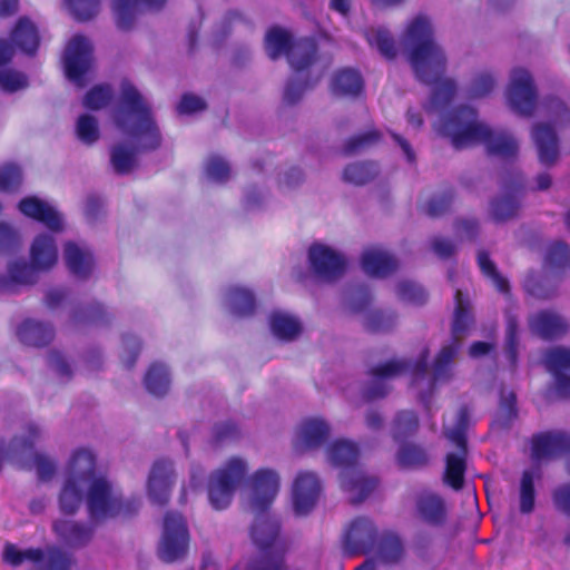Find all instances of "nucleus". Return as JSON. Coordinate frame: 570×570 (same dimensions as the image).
<instances>
[{
	"label": "nucleus",
	"instance_id": "nucleus-35",
	"mask_svg": "<svg viewBox=\"0 0 570 570\" xmlns=\"http://www.w3.org/2000/svg\"><path fill=\"white\" fill-rule=\"evenodd\" d=\"M399 316L391 309H371L361 315L363 326L373 333H385L397 324Z\"/></svg>",
	"mask_w": 570,
	"mask_h": 570
},
{
	"label": "nucleus",
	"instance_id": "nucleus-54",
	"mask_svg": "<svg viewBox=\"0 0 570 570\" xmlns=\"http://www.w3.org/2000/svg\"><path fill=\"white\" fill-rule=\"evenodd\" d=\"M136 4L130 0H114L112 10L119 28L128 29L132 24Z\"/></svg>",
	"mask_w": 570,
	"mask_h": 570
},
{
	"label": "nucleus",
	"instance_id": "nucleus-12",
	"mask_svg": "<svg viewBox=\"0 0 570 570\" xmlns=\"http://www.w3.org/2000/svg\"><path fill=\"white\" fill-rule=\"evenodd\" d=\"M468 428V411L461 409L455 416L444 422V434L455 446V450L448 453L444 471V482L454 490L463 487L466 469V441L465 430Z\"/></svg>",
	"mask_w": 570,
	"mask_h": 570
},
{
	"label": "nucleus",
	"instance_id": "nucleus-42",
	"mask_svg": "<svg viewBox=\"0 0 570 570\" xmlns=\"http://www.w3.org/2000/svg\"><path fill=\"white\" fill-rule=\"evenodd\" d=\"M419 426L417 416L412 411L399 412L391 425V434L394 441L401 442L412 435Z\"/></svg>",
	"mask_w": 570,
	"mask_h": 570
},
{
	"label": "nucleus",
	"instance_id": "nucleus-38",
	"mask_svg": "<svg viewBox=\"0 0 570 570\" xmlns=\"http://www.w3.org/2000/svg\"><path fill=\"white\" fill-rule=\"evenodd\" d=\"M225 302L230 313L239 316L250 314L255 307L253 293L239 286L228 289Z\"/></svg>",
	"mask_w": 570,
	"mask_h": 570
},
{
	"label": "nucleus",
	"instance_id": "nucleus-30",
	"mask_svg": "<svg viewBox=\"0 0 570 570\" xmlns=\"http://www.w3.org/2000/svg\"><path fill=\"white\" fill-rule=\"evenodd\" d=\"M65 261L68 269L79 278L87 277L94 267V259L90 250L85 245L68 242L65 245Z\"/></svg>",
	"mask_w": 570,
	"mask_h": 570
},
{
	"label": "nucleus",
	"instance_id": "nucleus-10",
	"mask_svg": "<svg viewBox=\"0 0 570 570\" xmlns=\"http://www.w3.org/2000/svg\"><path fill=\"white\" fill-rule=\"evenodd\" d=\"M85 490H87L88 512L94 520L128 515L136 509L132 507L134 503L122 499L119 488L106 476L92 479Z\"/></svg>",
	"mask_w": 570,
	"mask_h": 570
},
{
	"label": "nucleus",
	"instance_id": "nucleus-9",
	"mask_svg": "<svg viewBox=\"0 0 570 570\" xmlns=\"http://www.w3.org/2000/svg\"><path fill=\"white\" fill-rule=\"evenodd\" d=\"M42 436L41 429L28 424L14 435L7 448V460L26 469L35 468L39 479L49 480L56 472L55 462L48 456L33 451L35 443Z\"/></svg>",
	"mask_w": 570,
	"mask_h": 570
},
{
	"label": "nucleus",
	"instance_id": "nucleus-32",
	"mask_svg": "<svg viewBox=\"0 0 570 570\" xmlns=\"http://www.w3.org/2000/svg\"><path fill=\"white\" fill-rule=\"evenodd\" d=\"M269 327L273 335L282 341H293L302 333L299 318L281 309L271 313Z\"/></svg>",
	"mask_w": 570,
	"mask_h": 570
},
{
	"label": "nucleus",
	"instance_id": "nucleus-47",
	"mask_svg": "<svg viewBox=\"0 0 570 570\" xmlns=\"http://www.w3.org/2000/svg\"><path fill=\"white\" fill-rule=\"evenodd\" d=\"M77 138L86 145H92L100 137V129L96 117L83 114L78 117L76 122Z\"/></svg>",
	"mask_w": 570,
	"mask_h": 570
},
{
	"label": "nucleus",
	"instance_id": "nucleus-28",
	"mask_svg": "<svg viewBox=\"0 0 570 570\" xmlns=\"http://www.w3.org/2000/svg\"><path fill=\"white\" fill-rule=\"evenodd\" d=\"M361 263L363 271L374 277H386L397 267L396 259L387 250L380 247L365 249Z\"/></svg>",
	"mask_w": 570,
	"mask_h": 570
},
{
	"label": "nucleus",
	"instance_id": "nucleus-49",
	"mask_svg": "<svg viewBox=\"0 0 570 570\" xmlns=\"http://www.w3.org/2000/svg\"><path fill=\"white\" fill-rule=\"evenodd\" d=\"M379 556L384 562H396L403 556L401 540L395 534H386L380 541Z\"/></svg>",
	"mask_w": 570,
	"mask_h": 570
},
{
	"label": "nucleus",
	"instance_id": "nucleus-43",
	"mask_svg": "<svg viewBox=\"0 0 570 570\" xmlns=\"http://www.w3.org/2000/svg\"><path fill=\"white\" fill-rule=\"evenodd\" d=\"M169 383V374L165 365L154 364L150 366L145 377V384L151 394L157 396L166 394Z\"/></svg>",
	"mask_w": 570,
	"mask_h": 570
},
{
	"label": "nucleus",
	"instance_id": "nucleus-29",
	"mask_svg": "<svg viewBox=\"0 0 570 570\" xmlns=\"http://www.w3.org/2000/svg\"><path fill=\"white\" fill-rule=\"evenodd\" d=\"M58 539L67 547L78 549L87 546L92 538V530L72 520H57L52 525Z\"/></svg>",
	"mask_w": 570,
	"mask_h": 570
},
{
	"label": "nucleus",
	"instance_id": "nucleus-39",
	"mask_svg": "<svg viewBox=\"0 0 570 570\" xmlns=\"http://www.w3.org/2000/svg\"><path fill=\"white\" fill-rule=\"evenodd\" d=\"M541 478L539 465L525 470L520 483V511L530 513L534 508V481Z\"/></svg>",
	"mask_w": 570,
	"mask_h": 570
},
{
	"label": "nucleus",
	"instance_id": "nucleus-50",
	"mask_svg": "<svg viewBox=\"0 0 570 570\" xmlns=\"http://www.w3.org/2000/svg\"><path fill=\"white\" fill-rule=\"evenodd\" d=\"M478 264L482 273L492 282L498 291L507 293L509 289L508 281L497 271L495 265L489 258L485 252L478 254Z\"/></svg>",
	"mask_w": 570,
	"mask_h": 570
},
{
	"label": "nucleus",
	"instance_id": "nucleus-34",
	"mask_svg": "<svg viewBox=\"0 0 570 570\" xmlns=\"http://www.w3.org/2000/svg\"><path fill=\"white\" fill-rule=\"evenodd\" d=\"M17 335L23 344L38 347L48 344L52 340L53 330L40 322L27 320L19 326Z\"/></svg>",
	"mask_w": 570,
	"mask_h": 570
},
{
	"label": "nucleus",
	"instance_id": "nucleus-17",
	"mask_svg": "<svg viewBox=\"0 0 570 570\" xmlns=\"http://www.w3.org/2000/svg\"><path fill=\"white\" fill-rule=\"evenodd\" d=\"M189 532L180 513L168 512L164 519L163 533L158 547L161 560L173 562L181 559L188 550Z\"/></svg>",
	"mask_w": 570,
	"mask_h": 570
},
{
	"label": "nucleus",
	"instance_id": "nucleus-7",
	"mask_svg": "<svg viewBox=\"0 0 570 570\" xmlns=\"http://www.w3.org/2000/svg\"><path fill=\"white\" fill-rule=\"evenodd\" d=\"M96 456L90 449L75 450L68 461L65 481L59 494L61 512L73 514L81 505L83 491L91 480L99 478L95 473Z\"/></svg>",
	"mask_w": 570,
	"mask_h": 570
},
{
	"label": "nucleus",
	"instance_id": "nucleus-15",
	"mask_svg": "<svg viewBox=\"0 0 570 570\" xmlns=\"http://www.w3.org/2000/svg\"><path fill=\"white\" fill-rule=\"evenodd\" d=\"M281 489V475L271 468H262L247 480L244 502L252 513L266 512L272 507Z\"/></svg>",
	"mask_w": 570,
	"mask_h": 570
},
{
	"label": "nucleus",
	"instance_id": "nucleus-27",
	"mask_svg": "<svg viewBox=\"0 0 570 570\" xmlns=\"http://www.w3.org/2000/svg\"><path fill=\"white\" fill-rule=\"evenodd\" d=\"M538 158L543 166H552L557 163L560 149L554 130L547 125H537L532 131Z\"/></svg>",
	"mask_w": 570,
	"mask_h": 570
},
{
	"label": "nucleus",
	"instance_id": "nucleus-56",
	"mask_svg": "<svg viewBox=\"0 0 570 570\" xmlns=\"http://www.w3.org/2000/svg\"><path fill=\"white\" fill-rule=\"evenodd\" d=\"M72 14L81 21L94 18L99 10V0H66Z\"/></svg>",
	"mask_w": 570,
	"mask_h": 570
},
{
	"label": "nucleus",
	"instance_id": "nucleus-4",
	"mask_svg": "<svg viewBox=\"0 0 570 570\" xmlns=\"http://www.w3.org/2000/svg\"><path fill=\"white\" fill-rule=\"evenodd\" d=\"M116 127L140 147L154 149L160 145V134L153 119L150 106L127 80L120 86V96L112 109Z\"/></svg>",
	"mask_w": 570,
	"mask_h": 570
},
{
	"label": "nucleus",
	"instance_id": "nucleus-19",
	"mask_svg": "<svg viewBox=\"0 0 570 570\" xmlns=\"http://www.w3.org/2000/svg\"><path fill=\"white\" fill-rule=\"evenodd\" d=\"M312 271L322 279L332 281L340 277L346 265L345 257L335 248L316 243L308 249Z\"/></svg>",
	"mask_w": 570,
	"mask_h": 570
},
{
	"label": "nucleus",
	"instance_id": "nucleus-13",
	"mask_svg": "<svg viewBox=\"0 0 570 570\" xmlns=\"http://www.w3.org/2000/svg\"><path fill=\"white\" fill-rule=\"evenodd\" d=\"M2 558L12 567L29 562L33 570H70L73 564L72 556L56 546L47 547L45 550L39 548L21 550L12 543H6Z\"/></svg>",
	"mask_w": 570,
	"mask_h": 570
},
{
	"label": "nucleus",
	"instance_id": "nucleus-36",
	"mask_svg": "<svg viewBox=\"0 0 570 570\" xmlns=\"http://www.w3.org/2000/svg\"><path fill=\"white\" fill-rule=\"evenodd\" d=\"M498 85V76L493 70L482 69L475 71L466 87V96L471 99L488 97Z\"/></svg>",
	"mask_w": 570,
	"mask_h": 570
},
{
	"label": "nucleus",
	"instance_id": "nucleus-1",
	"mask_svg": "<svg viewBox=\"0 0 570 570\" xmlns=\"http://www.w3.org/2000/svg\"><path fill=\"white\" fill-rule=\"evenodd\" d=\"M400 40L415 77L421 82L434 85L428 109L441 114L434 122L439 134L449 137L456 149L482 144L490 154L502 158L517 155L519 144L514 137L504 131L491 130L478 119L472 108L460 107L443 114L456 86L453 79L444 77L448 58L434 39V27L428 16L417 14L410 19Z\"/></svg>",
	"mask_w": 570,
	"mask_h": 570
},
{
	"label": "nucleus",
	"instance_id": "nucleus-33",
	"mask_svg": "<svg viewBox=\"0 0 570 570\" xmlns=\"http://www.w3.org/2000/svg\"><path fill=\"white\" fill-rule=\"evenodd\" d=\"M11 42L22 52L32 55L39 47V33L35 23L28 18H20L11 31Z\"/></svg>",
	"mask_w": 570,
	"mask_h": 570
},
{
	"label": "nucleus",
	"instance_id": "nucleus-64",
	"mask_svg": "<svg viewBox=\"0 0 570 570\" xmlns=\"http://www.w3.org/2000/svg\"><path fill=\"white\" fill-rule=\"evenodd\" d=\"M376 140H377V135L375 132H368V134L355 136L352 139H350V141L346 144V147H345L346 153L351 154V153L361 150V149L370 146L371 144H373Z\"/></svg>",
	"mask_w": 570,
	"mask_h": 570
},
{
	"label": "nucleus",
	"instance_id": "nucleus-52",
	"mask_svg": "<svg viewBox=\"0 0 570 570\" xmlns=\"http://www.w3.org/2000/svg\"><path fill=\"white\" fill-rule=\"evenodd\" d=\"M205 173L214 183H225L230 177L229 164L220 156H210L205 166Z\"/></svg>",
	"mask_w": 570,
	"mask_h": 570
},
{
	"label": "nucleus",
	"instance_id": "nucleus-5",
	"mask_svg": "<svg viewBox=\"0 0 570 570\" xmlns=\"http://www.w3.org/2000/svg\"><path fill=\"white\" fill-rule=\"evenodd\" d=\"M326 458L331 464L342 469L341 487L353 502L364 500L376 488V478L367 475L356 466L358 448L354 442L345 439L335 440L327 446Z\"/></svg>",
	"mask_w": 570,
	"mask_h": 570
},
{
	"label": "nucleus",
	"instance_id": "nucleus-58",
	"mask_svg": "<svg viewBox=\"0 0 570 570\" xmlns=\"http://www.w3.org/2000/svg\"><path fill=\"white\" fill-rule=\"evenodd\" d=\"M543 104L547 111L553 116L558 122L563 124L570 119L569 109L559 97H547Z\"/></svg>",
	"mask_w": 570,
	"mask_h": 570
},
{
	"label": "nucleus",
	"instance_id": "nucleus-48",
	"mask_svg": "<svg viewBox=\"0 0 570 570\" xmlns=\"http://www.w3.org/2000/svg\"><path fill=\"white\" fill-rule=\"evenodd\" d=\"M29 86L28 77L14 69L0 70V89L7 94H14Z\"/></svg>",
	"mask_w": 570,
	"mask_h": 570
},
{
	"label": "nucleus",
	"instance_id": "nucleus-6",
	"mask_svg": "<svg viewBox=\"0 0 570 570\" xmlns=\"http://www.w3.org/2000/svg\"><path fill=\"white\" fill-rule=\"evenodd\" d=\"M254 514L249 535L258 554L248 561L246 570H282L285 544L281 538L279 520L269 511Z\"/></svg>",
	"mask_w": 570,
	"mask_h": 570
},
{
	"label": "nucleus",
	"instance_id": "nucleus-22",
	"mask_svg": "<svg viewBox=\"0 0 570 570\" xmlns=\"http://www.w3.org/2000/svg\"><path fill=\"white\" fill-rule=\"evenodd\" d=\"M19 210L27 217L42 223L52 232L63 229V216L49 202L42 200L35 196L24 197L19 203Z\"/></svg>",
	"mask_w": 570,
	"mask_h": 570
},
{
	"label": "nucleus",
	"instance_id": "nucleus-55",
	"mask_svg": "<svg viewBox=\"0 0 570 570\" xmlns=\"http://www.w3.org/2000/svg\"><path fill=\"white\" fill-rule=\"evenodd\" d=\"M112 92L110 87L107 85H99L87 92L83 98V105L89 109H101L110 102Z\"/></svg>",
	"mask_w": 570,
	"mask_h": 570
},
{
	"label": "nucleus",
	"instance_id": "nucleus-62",
	"mask_svg": "<svg viewBox=\"0 0 570 570\" xmlns=\"http://www.w3.org/2000/svg\"><path fill=\"white\" fill-rule=\"evenodd\" d=\"M553 503L558 510L570 515V484L560 485L554 490Z\"/></svg>",
	"mask_w": 570,
	"mask_h": 570
},
{
	"label": "nucleus",
	"instance_id": "nucleus-23",
	"mask_svg": "<svg viewBox=\"0 0 570 570\" xmlns=\"http://www.w3.org/2000/svg\"><path fill=\"white\" fill-rule=\"evenodd\" d=\"M376 541V528L367 518L353 520L346 530L344 548L351 553H365L374 548Z\"/></svg>",
	"mask_w": 570,
	"mask_h": 570
},
{
	"label": "nucleus",
	"instance_id": "nucleus-18",
	"mask_svg": "<svg viewBox=\"0 0 570 570\" xmlns=\"http://www.w3.org/2000/svg\"><path fill=\"white\" fill-rule=\"evenodd\" d=\"M322 493V482L312 471H299L292 483V508L296 515H308L317 504Z\"/></svg>",
	"mask_w": 570,
	"mask_h": 570
},
{
	"label": "nucleus",
	"instance_id": "nucleus-59",
	"mask_svg": "<svg viewBox=\"0 0 570 570\" xmlns=\"http://www.w3.org/2000/svg\"><path fill=\"white\" fill-rule=\"evenodd\" d=\"M205 108V100L193 94H185L177 106V110L180 115H193L204 110Z\"/></svg>",
	"mask_w": 570,
	"mask_h": 570
},
{
	"label": "nucleus",
	"instance_id": "nucleus-37",
	"mask_svg": "<svg viewBox=\"0 0 570 570\" xmlns=\"http://www.w3.org/2000/svg\"><path fill=\"white\" fill-rule=\"evenodd\" d=\"M331 86L333 92L336 95L354 96L361 91L363 81L356 70L346 68L335 73Z\"/></svg>",
	"mask_w": 570,
	"mask_h": 570
},
{
	"label": "nucleus",
	"instance_id": "nucleus-8",
	"mask_svg": "<svg viewBox=\"0 0 570 570\" xmlns=\"http://www.w3.org/2000/svg\"><path fill=\"white\" fill-rule=\"evenodd\" d=\"M58 261L56 240L51 235H38L30 247V265L24 262H13L8 266V275L0 276V291H13L17 285L33 282L35 271H48Z\"/></svg>",
	"mask_w": 570,
	"mask_h": 570
},
{
	"label": "nucleus",
	"instance_id": "nucleus-46",
	"mask_svg": "<svg viewBox=\"0 0 570 570\" xmlns=\"http://www.w3.org/2000/svg\"><path fill=\"white\" fill-rule=\"evenodd\" d=\"M515 415V394L513 391L502 389L500 392V404L493 424L499 428H507Z\"/></svg>",
	"mask_w": 570,
	"mask_h": 570
},
{
	"label": "nucleus",
	"instance_id": "nucleus-26",
	"mask_svg": "<svg viewBox=\"0 0 570 570\" xmlns=\"http://www.w3.org/2000/svg\"><path fill=\"white\" fill-rule=\"evenodd\" d=\"M415 513L430 525H442L448 515L445 501L436 493L422 492L415 500Z\"/></svg>",
	"mask_w": 570,
	"mask_h": 570
},
{
	"label": "nucleus",
	"instance_id": "nucleus-2",
	"mask_svg": "<svg viewBox=\"0 0 570 570\" xmlns=\"http://www.w3.org/2000/svg\"><path fill=\"white\" fill-rule=\"evenodd\" d=\"M471 317L468 302L461 291L455 293V312L452 324L453 342L445 345L433 364L432 372L428 370L429 351L424 348L413 364L403 360H390L379 364L372 370L371 386L366 394L368 397H382L390 391L389 381L409 372L411 389L416 392L422 402L426 403L432 395L436 383L446 381L451 375V364L459 351V341L466 334Z\"/></svg>",
	"mask_w": 570,
	"mask_h": 570
},
{
	"label": "nucleus",
	"instance_id": "nucleus-51",
	"mask_svg": "<svg viewBox=\"0 0 570 570\" xmlns=\"http://www.w3.org/2000/svg\"><path fill=\"white\" fill-rule=\"evenodd\" d=\"M111 164L117 173H129L136 164L134 150L124 145L115 146L111 150Z\"/></svg>",
	"mask_w": 570,
	"mask_h": 570
},
{
	"label": "nucleus",
	"instance_id": "nucleus-25",
	"mask_svg": "<svg viewBox=\"0 0 570 570\" xmlns=\"http://www.w3.org/2000/svg\"><path fill=\"white\" fill-rule=\"evenodd\" d=\"M570 449V436L562 432H549L532 440V460L540 464L552 460Z\"/></svg>",
	"mask_w": 570,
	"mask_h": 570
},
{
	"label": "nucleus",
	"instance_id": "nucleus-57",
	"mask_svg": "<svg viewBox=\"0 0 570 570\" xmlns=\"http://www.w3.org/2000/svg\"><path fill=\"white\" fill-rule=\"evenodd\" d=\"M22 180L21 170L18 166L8 164L0 167V190L13 191Z\"/></svg>",
	"mask_w": 570,
	"mask_h": 570
},
{
	"label": "nucleus",
	"instance_id": "nucleus-60",
	"mask_svg": "<svg viewBox=\"0 0 570 570\" xmlns=\"http://www.w3.org/2000/svg\"><path fill=\"white\" fill-rule=\"evenodd\" d=\"M569 257V250L564 243L556 242L550 245L546 261L550 266H563Z\"/></svg>",
	"mask_w": 570,
	"mask_h": 570
},
{
	"label": "nucleus",
	"instance_id": "nucleus-24",
	"mask_svg": "<svg viewBox=\"0 0 570 570\" xmlns=\"http://www.w3.org/2000/svg\"><path fill=\"white\" fill-rule=\"evenodd\" d=\"M331 434L330 423L321 416L303 420L295 433V446L299 450H313L322 446Z\"/></svg>",
	"mask_w": 570,
	"mask_h": 570
},
{
	"label": "nucleus",
	"instance_id": "nucleus-53",
	"mask_svg": "<svg viewBox=\"0 0 570 570\" xmlns=\"http://www.w3.org/2000/svg\"><path fill=\"white\" fill-rule=\"evenodd\" d=\"M519 208L517 198L512 195L503 196L491 204V214L497 220H505L513 217Z\"/></svg>",
	"mask_w": 570,
	"mask_h": 570
},
{
	"label": "nucleus",
	"instance_id": "nucleus-3",
	"mask_svg": "<svg viewBox=\"0 0 570 570\" xmlns=\"http://www.w3.org/2000/svg\"><path fill=\"white\" fill-rule=\"evenodd\" d=\"M265 50L273 60L286 55L295 71L284 94L287 104L297 102L303 94L315 86L323 76L324 68L315 60L316 46L312 39L293 42L287 30L274 27L265 36Z\"/></svg>",
	"mask_w": 570,
	"mask_h": 570
},
{
	"label": "nucleus",
	"instance_id": "nucleus-14",
	"mask_svg": "<svg viewBox=\"0 0 570 570\" xmlns=\"http://www.w3.org/2000/svg\"><path fill=\"white\" fill-rule=\"evenodd\" d=\"M507 105L514 112L530 116L538 105V88L532 72L522 66L513 67L504 90Z\"/></svg>",
	"mask_w": 570,
	"mask_h": 570
},
{
	"label": "nucleus",
	"instance_id": "nucleus-16",
	"mask_svg": "<svg viewBox=\"0 0 570 570\" xmlns=\"http://www.w3.org/2000/svg\"><path fill=\"white\" fill-rule=\"evenodd\" d=\"M91 41L81 35L73 36L65 51L63 65L67 78L75 85L85 86L91 72L95 59Z\"/></svg>",
	"mask_w": 570,
	"mask_h": 570
},
{
	"label": "nucleus",
	"instance_id": "nucleus-41",
	"mask_svg": "<svg viewBox=\"0 0 570 570\" xmlns=\"http://www.w3.org/2000/svg\"><path fill=\"white\" fill-rule=\"evenodd\" d=\"M394 293L399 301L411 305H422L428 298L423 287L410 279L399 281L395 284Z\"/></svg>",
	"mask_w": 570,
	"mask_h": 570
},
{
	"label": "nucleus",
	"instance_id": "nucleus-40",
	"mask_svg": "<svg viewBox=\"0 0 570 570\" xmlns=\"http://www.w3.org/2000/svg\"><path fill=\"white\" fill-rule=\"evenodd\" d=\"M368 45L376 48L387 59H393L397 53L395 40L390 31L383 27L372 28L366 33Z\"/></svg>",
	"mask_w": 570,
	"mask_h": 570
},
{
	"label": "nucleus",
	"instance_id": "nucleus-61",
	"mask_svg": "<svg viewBox=\"0 0 570 570\" xmlns=\"http://www.w3.org/2000/svg\"><path fill=\"white\" fill-rule=\"evenodd\" d=\"M303 179L304 175L299 168L289 167L279 174L278 184L283 188H293L299 185Z\"/></svg>",
	"mask_w": 570,
	"mask_h": 570
},
{
	"label": "nucleus",
	"instance_id": "nucleus-45",
	"mask_svg": "<svg viewBox=\"0 0 570 570\" xmlns=\"http://www.w3.org/2000/svg\"><path fill=\"white\" fill-rule=\"evenodd\" d=\"M377 174V167L373 163H354L348 165L343 173L345 181L354 185H364Z\"/></svg>",
	"mask_w": 570,
	"mask_h": 570
},
{
	"label": "nucleus",
	"instance_id": "nucleus-44",
	"mask_svg": "<svg viewBox=\"0 0 570 570\" xmlns=\"http://www.w3.org/2000/svg\"><path fill=\"white\" fill-rule=\"evenodd\" d=\"M396 461L402 468H417L426 463L425 450L413 443H402L396 453Z\"/></svg>",
	"mask_w": 570,
	"mask_h": 570
},
{
	"label": "nucleus",
	"instance_id": "nucleus-20",
	"mask_svg": "<svg viewBox=\"0 0 570 570\" xmlns=\"http://www.w3.org/2000/svg\"><path fill=\"white\" fill-rule=\"evenodd\" d=\"M176 479L173 461L161 459L154 462L147 479L149 499L156 504L167 503Z\"/></svg>",
	"mask_w": 570,
	"mask_h": 570
},
{
	"label": "nucleus",
	"instance_id": "nucleus-63",
	"mask_svg": "<svg viewBox=\"0 0 570 570\" xmlns=\"http://www.w3.org/2000/svg\"><path fill=\"white\" fill-rule=\"evenodd\" d=\"M19 242L18 234L4 223L0 224V250L6 252L13 248Z\"/></svg>",
	"mask_w": 570,
	"mask_h": 570
},
{
	"label": "nucleus",
	"instance_id": "nucleus-11",
	"mask_svg": "<svg viewBox=\"0 0 570 570\" xmlns=\"http://www.w3.org/2000/svg\"><path fill=\"white\" fill-rule=\"evenodd\" d=\"M247 473V461L240 456H232L210 474L207 491L213 509L224 510L229 507L236 489Z\"/></svg>",
	"mask_w": 570,
	"mask_h": 570
},
{
	"label": "nucleus",
	"instance_id": "nucleus-21",
	"mask_svg": "<svg viewBox=\"0 0 570 570\" xmlns=\"http://www.w3.org/2000/svg\"><path fill=\"white\" fill-rule=\"evenodd\" d=\"M547 370L553 375L558 395L570 397V348L556 346L549 348L543 358Z\"/></svg>",
	"mask_w": 570,
	"mask_h": 570
},
{
	"label": "nucleus",
	"instance_id": "nucleus-31",
	"mask_svg": "<svg viewBox=\"0 0 570 570\" xmlns=\"http://www.w3.org/2000/svg\"><path fill=\"white\" fill-rule=\"evenodd\" d=\"M531 331L543 337L552 338L566 333L568 328L567 322L557 313L550 311H541L529 318Z\"/></svg>",
	"mask_w": 570,
	"mask_h": 570
}]
</instances>
